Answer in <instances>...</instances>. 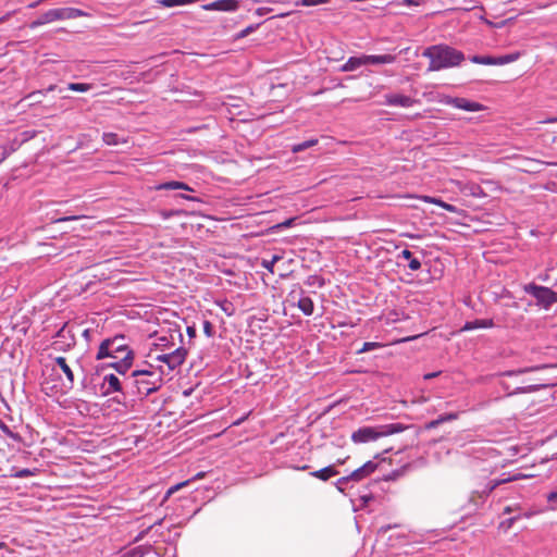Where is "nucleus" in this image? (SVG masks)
<instances>
[{
    "mask_svg": "<svg viewBox=\"0 0 557 557\" xmlns=\"http://www.w3.org/2000/svg\"><path fill=\"white\" fill-rule=\"evenodd\" d=\"M422 55L430 60L428 72L458 66L465 60V54L461 51L447 45L430 46L424 49Z\"/></svg>",
    "mask_w": 557,
    "mask_h": 557,
    "instance_id": "f257e3e1",
    "label": "nucleus"
},
{
    "mask_svg": "<svg viewBox=\"0 0 557 557\" xmlns=\"http://www.w3.org/2000/svg\"><path fill=\"white\" fill-rule=\"evenodd\" d=\"M404 426L399 423H392L376 426H361L351 433V441L355 444H366L375 442L382 437L399 433L404 431Z\"/></svg>",
    "mask_w": 557,
    "mask_h": 557,
    "instance_id": "f03ea898",
    "label": "nucleus"
},
{
    "mask_svg": "<svg viewBox=\"0 0 557 557\" xmlns=\"http://www.w3.org/2000/svg\"><path fill=\"white\" fill-rule=\"evenodd\" d=\"M165 373L162 366H159L158 371L152 370H137L133 372L135 377L136 394L146 397L151 393L158 391L162 385V375Z\"/></svg>",
    "mask_w": 557,
    "mask_h": 557,
    "instance_id": "7ed1b4c3",
    "label": "nucleus"
},
{
    "mask_svg": "<svg viewBox=\"0 0 557 557\" xmlns=\"http://www.w3.org/2000/svg\"><path fill=\"white\" fill-rule=\"evenodd\" d=\"M524 292L532 295L537 300V304L545 309L557 302V293L548 287L528 284L524 286Z\"/></svg>",
    "mask_w": 557,
    "mask_h": 557,
    "instance_id": "20e7f679",
    "label": "nucleus"
},
{
    "mask_svg": "<svg viewBox=\"0 0 557 557\" xmlns=\"http://www.w3.org/2000/svg\"><path fill=\"white\" fill-rule=\"evenodd\" d=\"M86 13L75 8L51 9L45 12L41 17L45 24L52 23L60 20H72L85 16Z\"/></svg>",
    "mask_w": 557,
    "mask_h": 557,
    "instance_id": "39448f33",
    "label": "nucleus"
},
{
    "mask_svg": "<svg viewBox=\"0 0 557 557\" xmlns=\"http://www.w3.org/2000/svg\"><path fill=\"white\" fill-rule=\"evenodd\" d=\"M122 382L116 374L113 373H104L101 377V383L99 385L98 394L100 396H109L113 393H122Z\"/></svg>",
    "mask_w": 557,
    "mask_h": 557,
    "instance_id": "423d86ee",
    "label": "nucleus"
},
{
    "mask_svg": "<svg viewBox=\"0 0 557 557\" xmlns=\"http://www.w3.org/2000/svg\"><path fill=\"white\" fill-rule=\"evenodd\" d=\"M442 102H444L445 104L453 106L454 108L461 109V110L469 111V112H478V111L484 110L483 104L475 102V101L468 100L466 98L445 97V99L442 100Z\"/></svg>",
    "mask_w": 557,
    "mask_h": 557,
    "instance_id": "0eeeda50",
    "label": "nucleus"
},
{
    "mask_svg": "<svg viewBox=\"0 0 557 557\" xmlns=\"http://www.w3.org/2000/svg\"><path fill=\"white\" fill-rule=\"evenodd\" d=\"M187 350H172L170 354L158 356L157 360L165 363L168 370L171 371L184 362Z\"/></svg>",
    "mask_w": 557,
    "mask_h": 557,
    "instance_id": "6e6552de",
    "label": "nucleus"
},
{
    "mask_svg": "<svg viewBox=\"0 0 557 557\" xmlns=\"http://www.w3.org/2000/svg\"><path fill=\"white\" fill-rule=\"evenodd\" d=\"M57 337L59 338L54 344L60 345L59 348H72L77 345L75 341L74 327L64 324L63 327L58 332Z\"/></svg>",
    "mask_w": 557,
    "mask_h": 557,
    "instance_id": "1a4fd4ad",
    "label": "nucleus"
},
{
    "mask_svg": "<svg viewBox=\"0 0 557 557\" xmlns=\"http://www.w3.org/2000/svg\"><path fill=\"white\" fill-rule=\"evenodd\" d=\"M201 8L205 11L233 12L239 8V1L238 0H216V1L203 4Z\"/></svg>",
    "mask_w": 557,
    "mask_h": 557,
    "instance_id": "9d476101",
    "label": "nucleus"
},
{
    "mask_svg": "<svg viewBox=\"0 0 557 557\" xmlns=\"http://www.w3.org/2000/svg\"><path fill=\"white\" fill-rule=\"evenodd\" d=\"M377 467L379 462H376L375 460H369L364 465L352 471L349 474V478H352V481L355 482H359L369 476L370 474H372L377 469Z\"/></svg>",
    "mask_w": 557,
    "mask_h": 557,
    "instance_id": "9b49d317",
    "label": "nucleus"
},
{
    "mask_svg": "<svg viewBox=\"0 0 557 557\" xmlns=\"http://www.w3.org/2000/svg\"><path fill=\"white\" fill-rule=\"evenodd\" d=\"M416 102V99H412L411 97L408 96L399 94L385 95V103L387 106L409 108L412 107Z\"/></svg>",
    "mask_w": 557,
    "mask_h": 557,
    "instance_id": "f8f14e48",
    "label": "nucleus"
},
{
    "mask_svg": "<svg viewBox=\"0 0 557 557\" xmlns=\"http://www.w3.org/2000/svg\"><path fill=\"white\" fill-rule=\"evenodd\" d=\"M55 366L65 374L66 382L63 383L65 389H70L74 385V374L71 367L67 364L66 359L63 357L55 358Z\"/></svg>",
    "mask_w": 557,
    "mask_h": 557,
    "instance_id": "ddd939ff",
    "label": "nucleus"
},
{
    "mask_svg": "<svg viewBox=\"0 0 557 557\" xmlns=\"http://www.w3.org/2000/svg\"><path fill=\"white\" fill-rule=\"evenodd\" d=\"M54 90V86H49L46 90H36L29 92L27 96H25L21 101H28V106H35L42 101V98L45 97L47 91Z\"/></svg>",
    "mask_w": 557,
    "mask_h": 557,
    "instance_id": "4468645a",
    "label": "nucleus"
},
{
    "mask_svg": "<svg viewBox=\"0 0 557 557\" xmlns=\"http://www.w3.org/2000/svg\"><path fill=\"white\" fill-rule=\"evenodd\" d=\"M362 65H366V60H364V55H361V57H351L347 60V62L345 64H343L341 66V71L342 72H351V71H355L357 69H359L360 66Z\"/></svg>",
    "mask_w": 557,
    "mask_h": 557,
    "instance_id": "2eb2a0df",
    "label": "nucleus"
},
{
    "mask_svg": "<svg viewBox=\"0 0 557 557\" xmlns=\"http://www.w3.org/2000/svg\"><path fill=\"white\" fill-rule=\"evenodd\" d=\"M366 65L368 64H389L395 62L396 57L392 54L364 55Z\"/></svg>",
    "mask_w": 557,
    "mask_h": 557,
    "instance_id": "dca6fc26",
    "label": "nucleus"
},
{
    "mask_svg": "<svg viewBox=\"0 0 557 557\" xmlns=\"http://www.w3.org/2000/svg\"><path fill=\"white\" fill-rule=\"evenodd\" d=\"M419 198L424 202L436 205V206L445 209L448 212L456 213L458 211V209L455 206L447 203L440 198H435V197H431V196H420Z\"/></svg>",
    "mask_w": 557,
    "mask_h": 557,
    "instance_id": "f3484780",
    "label": "nucleus"
},
{
    "mask_svg": "<svg viewBox=\"0 0 557 557\" xmlns=\"http://www.w3.org/2000/svg\"><path fill=\"white\" fill-rule=\"evenodd\" d=\"M338 471L333 466H327L323 469L312 471L310 474L322 481H326L330 478L336 475Z\"/></svg>",
    "mask_w": 557,
    "mask_h": 557,
    "instance_id": "a211bd4d",
    "label": "nucleus"
},
{
    "mask_svg": "<svg viewBox=\"0 0 557 557\" xmlns=\"http://www.w3.org/2000/svg\"><path fill=\"white\" fill-rule=\"evenodd\" d=\"M297 307L302 311L306 315H311L313 313V301L310 297L304 296L298 299Z\"/></svg>",
    "mask_w": 557,
    "mask_h": 557,
    "instance_id": "6ab92c4d",
    "label": "nucleus"
},
{
    "mask_svg": "<svg viewBox=\"0 0 557 557\" xmlns=\"http://www.w3.org/2000/svg\"><path fill=\"white\" fill-rule=\"evenodd\" d=\"M157 189H184V190L193 191V188L189 187L187 184H185L183 182H177V181H171V182L163 183V184L159 185L157 187Z\"/></svg>",
    "mask_w": 557,
    "mask_h": 557,
    "instance_id": "aec40b11",
    "label": "nucleus"
},
{
    "mask_svg": "<svg viewBox=\"0 0 557 557\" xmlns=\"http://www.w3.org/2000/svg\"><path fill=\"white\" fill-rule=\"evenodd\" d=\"M510 479H504V480H492L488 481L485 488L482 491H475L473 494H479L480 497L487 496L494 488H496L499 484L505 483L509 481Z\"/></svg>",
    "mask_w": 557,
    "mask_h": 557,
    "instance_id": "412c9836",
    "label": "nucleus"
},
{
    "mask_svg": "<svg viewBox=\"0 0 557 557\" xmlns=\"http://www.w3.org/2000/svg\"><path fill=\"white\" fill-rule=\"evenodd\" d=\"M102 140L108 146H116L120 144H126L127 139H121L115 133H103Z\"/></svg>",
    "mask_w": 557,
    "mask_h": 557,
    "instance_id": "4be33fe9",
    "label": "nucleus"
},
{
    "mask_svg": "<svg viewBox=\"0 0 557 557\" xmlns=\"http://www.w3.org/2000/svg\"><path fill=\"white\" fill-rule=\"evenodd\" d=\"M493 325V320L491 319H482V320H475L472 322H467L463 326V330H474L478 327H491Z\"/></svg>",
    "mask_w": 557,
    "mask_h": 557,
    "instance_id": "5701e85b",
    "label": "nucleus"
},
{
    "mask_svg": "<svg viewBox=\"0 0 557 557\" xmlns=\"http://www.w3.org/2000/svg\"><path fill=\"white\" fill-rule=\"evenodd\" d=\"M502 385H503L504 389L507 391L508 395L518 394V393H528V392H532L535 389V386H533V385L517 386V387L510 389V386L505 381H502Z\"/></svg>",
    "mask_w": 557,
    "mask_h": 557,
    "instance_id": "b1692460",
    "label": "nucleus"
},
{
    "mask_svg": "<svg viewBox=\"0 0 557 557\" xmlns=\"http://www.w3.org/2000/svg\"><path fill=\"white\" fill-rule=\"evenodd\" d=\"M317 144H318V139H309V140H306L304 143L294 145L292 147V151L294 153H297V152L304 151V150H306L308 148H311V147L315 146Z\"/></svg>",
    "mask_w": 557,
    "mask_h": 557,
    "instance_id": "393cba45",
    "label": "nucleus"
},
{
    "mask_svg": "<svg viewBox=\"0 0 557 557\" xmlns=\"http://www.w3.org/2000/svg\"><path fill=\"white\" fill-rule=\"evenodd\" d=\"M471 61L473 63H478V64L496 65V58L488 57V55H485V57L474 55V57L471 58Z\"/></svg>",
    "mask_w": 557,
    "mask_h": 557,
    "instance_id": "a878e982",
    "label": "nucleus"
},
{
    "mask_svg": "<svg viewBox=\"0 0 557 557\" xmlns=\"http://www.w3.org/2000/svg\"><path fill=\"white\" fill-rule=\"evenodd\" d=\"M131 355H132V350H128L127 356L124 358V360L122 362H116V363L112 364L119 373L124 374V372L129 367V363L127 362V360L133 358Z\"/></svg>",
    "mask_w": 557,
    "mask_h": 557,
    "instance_id": "bb28decb",
    "label": "nucleus"
},
{
    "mask_svg": "<svg viewBox=\"0 0 557 557\" xmlns=\"http://www.w3.org/2000/svg\"><path fill=\"white\" fill-rule=\"evenodd\" d=\"M518 58H519V53H510V54L498 57V58H496V65H504L507 63L515 62L516 60H518Z\"/></svg>",
    "mask_w": 557,
    "mask_h": 557,
    "instance_id": "cd10ccee",
    "label": "nucleus"
},
{
    "mask_svg": "<svg viewBox=\"0 0 557 557\" xmlns=\"http://www.w3.org/2000/svg\"><path fill=\"white\" fill-rule=\"evenodd\" d=\"M67 88L73 91L85 92L91 88V85L86 83H70Z\"/></svg>",
    "mask_w": 557,
    "mask_h": 557,
    "instance_id": "c85d7f7f",
    "label": "nucleus"
},
{
    "mask_svg": "<svg viewBox=\"0 0 557 557\" xmlns=\"http://www.w3.org/2000/svg\"><path fill=\"white\" fill-rule=\"evenodd\" d=\"M194 0H160V3L165 8H172L177 5H185L191 3Z\"/></svg>",
    "mask_w": 557,
    "mask_h": 557,
    "instance_id": "c756f323",
    "label": "nucleus"
},
{
    "mask_svg": "<svg viewBox=\"0 0 557 557\" xmlns=\"http://www.w3.org/2000/svg\"><path fill=\"white\" fill-rule=\"evenodd\" d=\"M330 0H299L297 1V5H304V7H315L320 4L327 3Z\"/></svg>",
    "mask_w": 557,
    "mask_h": 557,
    "instance_id": "7c9ffc66",
    "label": "nucleus"
},
{
    "mask_svg": "<svg viewBox=\"0 0 557 557\" xmlns=\"http://www.w3.org/2000/svg\"><path fill=\"white\" fill-rule=\"evenodd\" d=\"M349 481H352V478H349V475H347V476H343V478H339V479L336 481L335 485H336V487H337V490H338L339 492H344V490H345V485H346Z\"/></svg>",
    "mask_w": 557,
    "mask_h": 557,
    "instance_id": "2f4dec72",
    "label": "nucleus"
},
{
    "mask_svg": "<svg viewBox=\"0 0 557 557\" xmlns=\"http://www.w3.org/2000/svg\"><path fill=\"white\" fill-rule=\"evenodd\" d=\"M258 25H249L245 29H243L240 33L236 35V39H242L249 34L253 33L257 29Z\"/></svg>",
    "mask_w": 557,
    "mask_h": 557,
    "instance_id": "473e14b6",
    "label": "nucleus"
},
{
    "mask_svg": "<svg viewBox=\"0 0 557 557\" xmlns=\"http://www.w3.org/2000/svg\"><path fill=\"white\" fill-rule=\"evenodd\" d=\"M203 333L208 336V337H211L214 333V326L212 325V323L210 321H203Z\"/></svg>",
    "mask_w": 557,
    "mask_h": 557,
    "instance_id": "72a5a7b5",
    "label": "nucleus"
},
{
    "mask_svg": "<svg viewBox=\"0 0 557 557\" xmlns=\"http://www.w3.org/2000/svg\"><path fill=\"white\" fill-rule=\"evenodd\" d=\"M188 484H189V481H184V482H181V483H177V484L173 485L172 487H170L168 490L166 496L172 495L173 493H175L176 491L181 490L184 486H187Z\"/></svg>",
    "mask_w": 557,
    "mask_h": 557,
    "instance_id": "f704fd0d",
    "label": "nucleus"
},
{
    "mask_svg": "<svg viewBox=\"0 0 557 557\" xmlns=\"http://www.w3.org/2000/svg\"><path fill=\"white\" fill-rule=\"evenodd\" d=\"M520 518V516H515V517H511L505 521H503L500 523V527L504 528L505 530H508L512 527V524L515 523V521H517L518 519Z\"/></svg>",
    "mask_w": 557,
    "mask_h": 557,
    "instance_id": "c9c22d12",
    "label": "nucleus"
},
{
    "mask_svg": "<svg viewBox=\"0 0 557 557\" xmlns=\"http://www.w3.org/2000/svg\"><path fill=\"white\" fill-rule=\"evenodd\" d=\"M408 268L411 270V271H418L420 268H421V262L412 257L410 260H409V264H408Z\"/></svg>",
    "mask_w": 557,
    "mask_h": 557,
    "instance_id": "e433bc0d",
    "label": "nucleus"
},
{
    "mask_svg": "<svg viewBox=\"0 0 557 557\" xmlns=\"http://www.w3.org/2000/svg\"><path fill=\"white\" fill-rule=\"evenodd\" d=\"M458 418L457 413H446L438 417V420L441 423H444L446 421L456 420Z\"/></svg>",
    "mask_w": 557,
    "mask_h": 557,
    "instance_id": "4c0bfd02",
    "label": "nucleus"
},
{
    "mask_svg": "<svg viewBox=\"0 0 557 557\" xmlns=\"http://www.w3.org/2000/svg\"><path fill=\"white\" fill-rule=\"evenodd\" d=\"M123 338H124L123 336H116L114 339H109V338H108V339H104V341H102V342H101V344L99 345V348H101V349L109 348V346H110L111 344H113L115 341H117V339H123Z\"/></svg>",
    "mask_w": 557,
    "mask_h": 557,
    "instance_id": "58836bf2",
    "label": "nucleus"
},
{
    "mask_svg": "<svg viewBox=\"0 0 557 557\" xmlns=\"http://www.w3.org/2000/svg\"><path fill=\"white\" fill-rule=\"evenodd\" d=\"M33 475V471L29 469H22L15 473L16 478L23 479Z\"/></svg>",
    "mask_w": 557,
    "mask_h": 557,
    "instance_id": "ea45409f",
    "label": "nucleus"
},
{
    "mask_svg": "<svg viewBox=\"0 0 557 557\" xmlns=\"http://www.w3.org/2000/svg\"><path fill=\"white\" fill-rule=\"evenodd\" d=\"M294 221H295V218L287 219V220H285L284 222L276 224L274 227H275V228H285V227H289V226H292V225H293Z\"/></svg>",
    "mask_w": 557,
    "mask_h": 557,
    "instance_id": "a19ab883",
    "label": "nucleus"
},
{
    "mask_svg": "<svg viewBox=\"0 0 557 557\" xmlns=\"http://www.w3.org/2000/svg\"><path fill=\"white\" fill-rule=\"evenodd\" d=\"M129 557H143L144 550L140 547H136L128 553Z\"/></svg>",
    "mask_w": 557,
    "mask_h": 557,
    "instance_id": "79ce46f5",
    "label": "nucleus"
},
{
    "mask_svg": "<svg viewBox=\"0 0 557 557\" xmlns=\"http://www.w3.org/2000/svg\"><path fill=\"white\" fill-rule=\"evenodd\" d=\"M529 162L531 164H529V168H539L541 165H550L552 163H546V162H542V161H539V160H534V159H530Z\"/></svg>",
    "mask_w": 557,
    "mask_h": 557,
    "instance_id": "37998d69",
    "label": "nucleus"
},
{
    "mask_svg": "<svg viewBox=\"0 0 557 557\" xmlns=\"http://www.w3.org/2000/svg\"><path fill=\"white\" fill-rule=\"evenodd\" d=\"M423 3H425V0H404L403 1L404 5H421Z\"/></svg>",
    "mask_w": 557,
    "mask_h": 557,
    "instance_id": "c03bdc74",
    "label": "nucleus"
},
{
    "mask_svg": "<svg viewBox=\"0 0 557 557\" xmlns=\"http://www.w3.org/2000/svg\"><path fill=\"white\" fill-rule=\"evenodd\" d=\"M76 333L81 335V337H85V345L88 344L87 336L89 334L88 330H81L79 327H76Z\"/></svg>",
    "mask_w": 557,
    "mask_h": 557,
    "instance_id": "a18cd8bd",
    "label": "nucleus"
},
{
    "mask_svg": "<svg viewBox=\"0 0 557 557\" xmlns=\"http://www.w3.org/2000/svg\"><path fill=\"white\" fill-rule=\"evenodd\" d=\"M362 348H364V349H368V348H381V345L376 344V343L366 342V343L362 344Z\"/></svg>",
    "mask_w": 557,
    "mask_h": 557,
    "instance_id": "49530a36",
    "label": "nucleus"
},
{
    "mask_svg": "<svg viewBox=\"0 0 557 557\" xmlns=\"http://www.w3.org/2000/svg\"><path fill=\"white\" fill-rule=\"evenodd\" d=\"M547 500H548V502L557 500V488H555L554 491H552V492L547 495Z\"/></svg>",
    "mask_w": 557,
    "mask_h": 557,
    "instance_id": "de8ad7c7",
    "label": "nucleus"
},
{
    "mask_svg": "<svg viewBox=\"0 0 557 557\" xmlns=\"http://www.w3.org/2000/svg\"><path fill=\"white\" fill-rule=\"evenodd\" d=\"M441 424L438 418L435 419V420H432L431 422L428 423L426 428L428 429H435L437 428L438 425Z\"/></svg>",
    "mask_w": 557,
    "mask_h": 557,
    "instance_id": "09e8293b",
    "label": "nucleus"
},
{
    "mask_svg": "<svg viewBox=\"0 0 557 557\" xmlns=\"http://www.w3.org/2000/svg\"><path fill=\"white\" fill-rule=\"evenodd\" d=\"M44 24H45V22L42 21V17L40 16L38 20L32 22L30 28H36V27L41 26Z\"/></svg>",
    "mask_w": 557,
    "mask_h": 557,
    "instance_id": "8fccbe9b",
    "label": "nucleus"
},
{
    "mask_svg": "<svg viewBox=\"0 0 557 557\" xmlns=\"http://www.w3.org/2000/svg\"><path fill=\"white\" fill-rule=\"evenodd\" d=\"M108 356H110L109 355V350L99 349L98 354H97V359H103V358H106Z\"/></svg>",
    "mask_w": 557,
    "mask_h": 557,
    "instance_id": "3c124183",
    "label": "nucleus"
},
{
    "mask_svg": "<svg viewBox=\"0 0 557 557\" xmlns=\"http://www.w3.org/2000/svg\"><path fill=\"white\" fill-rule=\"evenodd\" d=\"M401 257L407 259V260H410L413 257V255H412V252L410 250L405 249V250L401 251Z\"/></svg>",
    "mask_w": 557,
    "mask_h": 557,
    "instance_id": "603ef678",
    "label": "nucleus"
},
{
    "mask_svg": "<svg viewBox=\"0 0 557 557\" xmlns=\"http://www.w3.org/2000/svg\"><path fill=\"white\" fill-rule=\"evenodd\" d=\"M262 267L265 268L267 270H269L271 273L274 272L273 267H271V264H270V260H263Z\"/></svg>",
    "mask_w": 557,
    "mask_h": 557,
    "instance_id": "864d4df0",
    "label": "nucleus"
},
{
    "mask_svg": "<svg viewBox=\"0 0 557 557\" xmlns=\"http://www.w3.org/2000/svg\"><path fill=\"white\" fill-rule=\"evenodd\" d=\"M187 334L190 338L195 337L196 329L194 326H187Z\"/></svg>",
    "mask_w": 557,
    "mask_h": 557,
    "instance_id": "5fc2aeb1",
    "label": "nucleus"
},
{
    "mask_svg": "<svg viewBox=\"0 0 557 557\" xmlns=\"http://www.w3.org/2000/svg\"><path fill=\"white\" fill-rule=\"evenodd\" d=\"M440 374V372H431L423 375L424 380H431L433 377H436Z\"/></svg>",
    "mask_w": 557,
    "mask_h": 557,
    "instance_id": "6e6d98bb",
    "label": "nucleus"
},
{
    "mask_svg": "<svg viewBox=\"0 0 557 557\" xmlns=\"http://www.w3.org/2000/svg\"><path fill=\"white\" fill-rule=\"evenodd\" d=\"M205 476V472H198L195 476H193L189 482L200 480Z\"/></svg>",
    "mask_w": 557,
    "mask_h": 557,
    "instance_id": "4d7b16f0",
    "label": "nucleus"
},
{
    "mask_svg": "<svg viewBox=\"0 0 557 557\" xmlns=\"http://www.w3.org/2000/svg\"><path fill=\"white\" fill-rule=\"evenodd\" d=\"M525 371L527 370L511 371V372H508L507 375L508 376L519 375V374L524 373Z\"/></svg>",
    "mask_w": 557,
    "mask_h": 557,
    "instance_id": "13d9d810",
    "label": "nucleus"
},
{
    "mask_svg": "<svg viewBox=\"0 0 557 557\" xmlns=\"http://www.w3.org/2000/svg\"><path fill=\"white\" fill-rule=\"evenodd\" d=\"M281 259L280 256H273L272 259L270 260V264L271 267H274V264Z\"/></svg>",
    "mask_w": 557,
    "mask_h": 557,
    "instance_id": "bf43d9fd",
    "label": "nucleus"
},
{
    "mask_svg": "<svg viewBox=\"0 0 557 557\" xmlns=\"http://www.w3.org/2000/svg\"><path fill=\"white\" fill-rule=\"evenodd\" d=\"M76 219H79V216H64L62 219L59 220V222H64V221H72V220H76Z\"/></svg>",
    "mask_w": 557,
    "mask_h": 557,
    "instance_id": "052dcab7",
    "label": "nucleus"
},
{
    "mask_svg": "<svg viewBox=\"0 0 557 557\" xmlns=\"http://www.w3.org/2000/svg\"><path fill=\"white\" fill-rule=\"evenodd\" d=\"M544 123H549V124L557 123V116H555V117H549V119H547L546 121H544Z\"/></svg>",
    "mask_w": 557,
    "mask_h": 557,
    "instance_id": "680f3d73",
    "label": "nucleus"
},
{
    "mask_svg": "<svg viewBox=\"0 0 557 557\" xmlns=\"http://www.w3.org/2000/svg\"><path fill=\"white\" fill-rule=\"evenodd\" d=\"M523 171H525V172H539L540 169L539 168H527Z\"/></svg>",
    "mask_w": 557,
    "mask_h": 557,
    "instance_id": "e2e57ef3",
    "label": "nucleus"
},
{
    "mask_svg": "<svg viewBox=\"0 0 557 557\" xmlns=\"http://www.w3.org/2000/svg\"><path fill=\"white\" fill-rule=\"evenodd\" d=\"M475 190H480V187L478 185H473L471 188V194L474 196L476 195Z\"/></svg>",
    "mask_w": 557,
    "mask_h": 557,
    "instance_id": "0e129e2a",
    "label": "nucleus"
},
{
    "mask_svg": "<svg viewBox=\"0 0 557 557\" xmlns=\"http://www.w3.org/2000/svg\"><path fill=\"white\" fill-rule=\"evenodd\" d=\"M512 511L510 506L505 507L504 513H510Z\"/></svg>",
    "mask_w": 557,
    "mask_h": 557,
    "instance_id": "69168bd1",
    "label": "nucleus"
},
{
    "mask_svg": "<svg viewBox=\"0 0 557 557\" xmlns=\"http://www.w3.org/2000/svg\"><path fill=\"white\" fill-rule=\"evenodd\" d=\"M115 348L122 349L127 348V346L125 344H119Z\"/></svg>",
    "mask_w": 557,
    "mask_h": 557,
    "instance_id": "338daca9",
    "label": "nucleus"
},
{
    "mask_svg": "<svg viewBox=\"0 0 557 557\" xmlns=\"http://www.w3.org/2000/svg\"><path fill=\"white\" fill-rule=\"evenodd\" d=\"M532 515H533V512H525V513H523V517L530 518Z\"/></svg>",
    "mask_w": 557,
    "mask_h": 557,
    "instance_id": "774afa93",
    "label": "nucleus"
}]
</instances>
